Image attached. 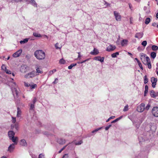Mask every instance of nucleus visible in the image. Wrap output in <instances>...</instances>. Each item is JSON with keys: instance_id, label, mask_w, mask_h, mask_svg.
<instances>
[{"instance_id": "6ab92c4d", "label": "nucleus", "mask_w": 158, "mask_h": 158, "mask_svg": "<svg viewBox=\"0 0 158 158\" xmlns=\"http://www.w3.org/2000/svg\"><path fill=\"white\" fill-rule=\"evenodd\" d=\"M20 143L21 145L24 147H26L27 145L26 142L24 139H21L20 141Z\"/></svg>"}, {"instance_id": "f03ea898", "label": "nucleus", "mask_w": 158, "mask_h": 158, "mask_svg": "<svg viewBox=\"0 0 158 158\" xmlns=\"http://www.w3.org/2000/svg\"><path fill=\"white\" fill-rule=\"evenodd\" d=\"M82 143V141L81 140L79 141L78 142H77L76 141H73L71 143H69L67 145L68 147L69 148H73L75 147V146L76 145H80ZM67 147V146L64 147L63 148H65Z\"/></svg>"}, {"instance_id": "393cba45", "label": "nucleus", "mask_w": 158, "mask_h": 158, "mask_svg": "<svg viewBox=\"0 0 158 158\" xmlns=\"http://www.w3.org/2000/svg\"><path fill=\"white\" fill-rule=\"evenodd\" d=\"M35 68L36 71V73H38L37 74H36V75H39V73L40 74H41L43 73L42 71L40 69L38 66H37V67L36 66L35 67Z\"/></svg>"}, {"instance_id": "cd10ccee", "label": "nucleus", "mask_w": 158, "mask_h": 158, "mask_svg": "<svg viewBox=\"0 0 158 158\" xmlns=\"http://www.w3.org/2000/svg\"><path fill=\"white\" fill-rule=\"evenodd\" d=\"M30 3L35 7H37V4L34 0H31Z\"/></svg>"}, {"instance_id": "a211bd4d", "label": "nucleus", "mask_w": 158, "mask_h": 158, "mask_svg": "<svg viewBox=\"0 0 158 158\" xmlns=\"http://www.w3.org/2000/svg\"><path fill=\"white\" fill-rule=\"evenodd\" d=\"M99 53L98 51L96 48H94L93 51L90 52V54L92 55H95L98 54Z\"/></svg>"}, {"instance_id": "20e7f679", "label": "nucleus", "mask_w": 158, "mask_h": 158, "mask_svg": "<svg viewBox=\"0 0 158 158\" xmlns=\"http://www.w3.org/2000/svg\"><path fill=\"white\" fill-rule=\"evenodd\" d=\"M36 76V72L35 71H33L25 75L24 77L26 78H33Z\"/></svg>"}, {"instance_id": "ea45409f", "label": "nucleus", "mask_w": 158, "mask_h": 158, "mask_svg": "<svg viewBox=\"0 0 158 158\" xmlns=\"http://www.w3.org/2000/svg\"><path fill=\"white\" fill-rule=\"evenodd\" d=\"M128 110V106L127 105L124 107V108L123 110V111H127Z\"/></svg>"}, {"instance_id": "69168bd1", "label": "nucleus", "mask_w": 158, "mask_h": 158, "mask_svg": "<svg viewBox=\"0 0 158 158\" xmlns=\"http://www.w3.org/2000/svg\"><path fill=\"white\" fill-rule=\"evenodd\" d=\"M68 155L67 154H65L63 156V158H67Z\"/></svg>"}, {"instance_id": "3c124183", "label": "nucleus", "mask_w": 158, "mask_h": 158, "mask_svg": "<svg viewBox=\"0 0 158 158\" xmlns=\"http://www.w3.org/2000/svg\"><path fill=\"white\" fill-rule=\"evenodd\" d=\"M114 118H115L114 116H111V117H110L108 119H107L106 121V122H107L109 121L111 119Z\"/></svg>"}, {"instance_id": "0eeeda50", "label": "nucleus", "mask_w": 158, "mask_h": 158, "mask_svg": "<svg viewBox=\"0 0 158 158\" xmlns=\"http://www.w3.org/2000/svg\"><path fill=\"white\" fill-rule=\"evenodd\" d=\"M114 14L116 21H120L121 20V17L118 13L116 11H114Z\"/></svg>"}, {"instance_id": "6e6d98bb", "label": "nucleus", "mask_w": 158, "mask_h": 158, "mask_svg": "<svg viewBox=\"0 0 158 158\" xmlns=\"http://www.w3.org/2000/svg\"><path fill=\"white\" fill-rule=\"evenodd\" d=\"M14 144H12L10 145L9 147H8V148H14Z\"/></svg>"}, {"instance_id": "13d9d810", "label": "nucleus", "mask_w": 158, "mask_h": 158, "mask_svg": "<svg viewBox=\"0 0 158 158\" xmlns=\"http://www.w3.org/2000/svg\"><path fill=\"white\" fill-rule=\"evenodd\" d=\"M89 60V59H86V60H84L82 61H81V62H78V64H79V63H80V64H82V63H84V62H86V61H88V60Z\"/></svg>"}, {"instance_id": "79ce46f5", "label": "nucleus", "mask_w": 158, "mask_h": 158, "mask_svg": "<svg viewBox=\"0 0 158 158\" xmlns=\"http://www.w3.org/2000/svg\"><path fill=\"white\" fill-rule=\"evenodd\" d=\"M147 44V42L146 41H143L141 43V44L144 47H145Z\"/></svg>"}, {"instance_id": "423d86ee", "label": "nucleus", "mask_w": 158, "mask_h": 158, "mask_svg": "<svg viewBox=\"0 0 158 158\" xmlns=\"http://www.w3.org/2000/svg\"><path fill=\"white\" fill-rule=\"evenodd\" d=\"M152 113L155 117H158V107H154L152 109Z\"/></svg>"}, {"instance_id": "c756f323", "label": "nucleus", "mask_w": 158, "mask_h": 158, "mask_svg": "<svg viewBox=\"0 0 158 158\" xmlns=\"http://www.w3.org/2000/svg\"><path fill=\"white\" fill-rule=\"evenodd\" d=\"M35 109V105L34 104H31L30 108V110L34 111Z\"/></svg>"}, {"instance_id": "052dcab7", "label": "nucleus", "mask_w": 158, "mask_h": 158, "mask_svg": "<svg viewBox=\"0 0 158 158\" xmlns=\"http://www.w3.org/2000/svg\"><path fill=\"white\" fill-rule=\"evenodd\" d=\"M24 84L25 86H26L27 87H29V86H30V85L28 84V83L24 82Z\"/></svg>"}, {"instance_id": "7ed1b4c3", "label": "nucleus", "mask_w": 158, "mask_h": 158, "mask_svg": "<svg viewBox=\"0 0 158 158\" xmlns=\"http://www.w3.org/2000/svg\"><path fill=\"white\" fill-rule=\"evenodd\" d=\"M12 93L15 100L19 101V99L18 98L19 97V92L16 88H14L12 89Z\"/></svg>"}, {"instance_id": "a878e982", "label": "nucleus", "mask_w": 158, "mask_h": 158, "mask_svg": "<svg viewBox=\"0 0 158 158\" xmlns=\"http://www.w3.org/2000/svg\"><path fill=\"white\" fill-rule=\"evenodd\" d=\"M135 60H136L137 61V62L139 66V67L140 68V69L142 70H143V67H142V65L140 62L138 60V59L137 58H135Z\"/></svg>"}, {"instance_id": "a18cd8bd", "label": "nucleus", "mask_w": 158, "mask_h": 158, "mask_svg": "<svg viewBox=\"0 0 158 158\" xmlns=\"http://www.w3.org/2000/svg\"><path fill=\"white\" fill-rule=\"evenodd\" d=\"M30 86L31 89H34L37 86V85L35 84L32 85H30Z\"/></svg>"}, {"instance_id": "4d7b16f0", "label": "nucleus", "mask_w": 158, "mask_h": 158, "mask_svg": "<svg viewBox=\"0 0 158 158\" xmlns=\"http://www.w3.org/2000/svg\"><path fill=\"white\" fill-rule=\"evenodd\" d=\"M14 149H8L7 152H13Z\"/></svg>"}, {"instance_id": "b1692460", "label": "nucleus", "mask_w": 158, "mask_h": 158, "mask_svg": "<svg viewBox=\"0 0 158 158\" xmlns=\"http://www.w3.org/2000/svg\"><path fill=\"white\" fill-rule=\"evenodd\" d=\"M150 95L152 98H155V92L153 90H152L150 91Z\"/></svg>"}, {"instance_id": "e2e57ef3", "label": "nucleus", "mask_w": 158, "mask_h": 158, "mask_svg": "<svg viewBox=\"0 0 158 158\" xmlns=\"http://www.w3.org/2000/svg\"><path fill=\"white\" fill-rule=\"evenodd\" d=\"M118 121V119L116 118V119H115L114 120H113L111 122V123H115Z\"/></svg>"}, {"instance_id": "338daca9", "label": "nucleus", "mask_w": 158, "mask_h": 158, "mask_svg": "<svg viewBox=\"0 0 158 158\" xmlns=\"http://www.w3.org/2000/svg\"><path fill=\"white\" fill-rule=\"evenodd\" d=\"M156 23H153L152 24V25L153 27H156Z\"/></svg>"}, {"instance_id": "bf43d9fd", "label": "nucleus", "mask_w": 158, "mask_h": 158, "mask_svg": "<svg viewBox=\"0 0 158 158\" xmlns=\"http://www.w3.org/2000/svg\"><path fill=\"white\" fill-rule=\"evenodd\" d=\"M5 71L6 73L7 74H10L11 73V72L9 70L7 69Z\"/></svg>"}, {"instance_id": "a19ab883", "label": "nucleus", "mask_w": 158, "mask_h": 158, "mask_svg": "<svg viewBox=\"0 0 158 158\" xmlns=\"http://www.w3.org/2000/svg\"><path fill=\"white\" fill-rule=\"evenodd\" d=\"M1 68H2V69L4 71H6V70H7L6 67L5 65L4 64L2 65Z\"/></svg>"}, {"instance_id": "f257e3e1", "label": "nucleus", "mask_w": 158, "mask_h": 158, "mask_svg": "<svg viewBox=\"0 0 158 158\" xmlns=\"http://www.w3.org/2000/svg\"><path fill=\"white\" fill-rule=\"evenodd\" d=\"M34 55L39 60L44 59L45 56V52L42 50L36 51L34 53Z\"/></svg>"}, {"instance_id": "c85d7f7f", "label": "nucleus", "mask_w": 158, "mask_h": 158, "mask_svg": "<svg viewBox=\"0 0 158 158\" xmlns=\"http://www.w3.org/2000/svg\"><path fill=\"white\" fill-rule=\"evenodd\" d=\"M33 35L35 37H40L42 36L41 34L36 32H33Z\"/></svg>"}, {"instance_id": "bb28decb", "label": "nucleus", "mask_w": 158, "mask_h": 158, "mask_svg": "<svg viewBox=\"0 0 158 158\" xmlns=\"http://www.w3.org/2000/svg\"><path fill=\"white\" fill-rule=\"evenodd\" d=\"M148 87L147 85H146L145 87V91L144 92V96H145L148 92Z\"/></svg>"}, {"instance_id": "473e14b6", "label": "nucleus", "mask_w": 158, "mask_h": 158, "mask_svg": "<svg viewBox=\"0 0 158 158\" xmlns=\"http://www.w3.org/2000/svg\"><path fill=\"white\" fill-rule=\"evenodd\" d=\"M156 56V53L154 52H152L151 53V56L153 59H154Z\"/></svg>"}, {"instance_id": "864d4df0", "label": "nucleus", "mask_w": 158, "mask_h": 158, "mask_svg": "<svg viewBox=\"0 0 158 158\" xmlns=\"http://www.w3.org/2000/svg\"><path fill=\"white\" fill-rule=\"evenodd\" d=\"M111 126V124H110L108 126H106L105 128V130H108V129Z\"/></svg>"}, {"instance_id": "4468645a", "label": "nucleus", "mask_w": 158, "mask_h": 158, "mask_svg": "<svg viewBox=\"0 0 158 158\" xmlns=\"http://www.w3.org/2000/svg\"><path fill=\"white\" fill-rule=\"evenodd\" d=\"M104 57H102L101 58V57L100 56L95 57L94 58V60L100 61L101 62H103L104 61Z\"/></svg>"}, {"instance_id": "9b49d317", "label": "nucleus", "mask_w": 158, "mask_h": 158, "mask_svg": "<svg viewBox=\"0 0 158 158\" xmlns=\"http://www.w3.org/2000/svg\"><path fill=\"white\" fill-rule=\"evenodd\" d=\"M115 48L116 47L115 46L110 45L107 47L106 50L108 52H111L114 50Z\"/></svg>"}, {"instance_id": "49530a36", "label": "nucleus", "mask_w": 158, "mask_h": 158, "mask_svg": "<svg viewBox=\"0 0 158 158\" xmlns=\"http://www.w3.org/2000/svg\"><path fill=\"white\" fill-rule=\"evenodd\" d=\"M23 0H12V2H14L18 3L19 2H22Z\"/></svg>"}, {"instance_id": "5fc2aeb1", "label": "nucleus", "mask_w": 158, "mask_h": 158, "mask_svg": "<svg viewBox=\"0 0 158 158\" xmlns=\"http://www.w3.org/2000/svg\"><path fill=\"white\" fill-rule=\"evenodd\" d=\"M12 122L13 123H15L16 121L15 118L12 117Z\"/></svg>"}, {"instance_id": "09e8293b", "label": "nucleus", "mask_w": 158, "mask_h": 158, "mask_svg": "<svg viewBox=\"0 0 158 158\" xmlns=\"http://www.w3.org/2000/svg\"><path fill=\"white\" fill-rule=\"evenodd\" d=\"M39 158H45L43 154H40L39 155Z\"/></svg>"}, {"instance_id": "680f3d73", "label": "nucleus", "mask_w": 158, "mask_h": 158, "mask_svg": "<svg viewBox=\"0 0 158 158\" xmlns=\"http://www.w3.org/2000/svg\"><path fill=\"white\" fill-rule=\"evenodd\" d=\"M58 80V79L57 78H56L55 81L53 82V83L54 84H56V83H57V82Z\"/></svg>"}, {"instance_id": "4be33fe9", "label": "nucleus", "mask_w": 158, "mask_h": 158, "mask_svg": "<svg viewBox=\"0 0 158 158\" xmlns=\"http://www.w3.org/2000/svg\"><path fill=\"white\" fill-rule=\"evenodd\" d=\"M57 142L60 144H63L65 143V140L64 139L61 138L58 139L57 140Z\"/></svg>"}, {"instance_id": "0e129e2a", "label": "nucleus", "mask_w": 158, "mask_h": 158, "mask_svg": "<svg viewBox=\"0 0 158 158\" xmlns=\"http://www.w3.org/2000/svg\"><path fill=\"white\" fill-rule=\"evenodd\" d=\"M68 155L67 154H65L63 156V158H67Z\"/></svg>"}, {"instance_id": "c9c22d12", "label": "nucleus", "mask_w": 158, "mask_h": 158, "mask_svg": "<svg viewBox=\"0 0 158 158\" xmlns=\"http://www.w3.org/2000/svg\"><path fill=\"white\" fill-rule=\"evenodd\" d=\"M119 55V52H116L114 53H113L112 54H111V56L113 58H115L117 56Z\"/></svg>"}, {"instance_id": "2f4dec72", "label": "nucleus", "mask_w": 158, "mask_h": 158, "mask_svg": "<svg viewBox=\"0 0 158 158\" xmlns=\"http://www.w3.org/2000/svg\"><path fill=\"white\" fill-rule=\"evenodd\" d=\"M143 63L145 65H147L148 67V69H150L152 68L151 66V62H148V63H144L143 62Z\"/></svg>"}, {"instance_id": "4c0bfd02", "label": "nucleus", "mask_w": 158, "mask_h": 158, "mask_svg": "<svg viewBox=\"0 0 158 158\" xmlns=\"http://www.w3.org/2000/svg\"><path fill=\"white\" fill-rule=\"evenodd\" d=\"M56 71V69H54L52 71H50L49 72V75H52Z\"/></svg>"}, {"instance_id": "774afa93", "label": "nucleus", "mask_w": 158, "mask_h": 158, "mask_svg": "<svg viewBox=\"0 0 158 158\" xmlns=\"http://www.w3.org/2000/svg\"><path fill=\"white\" fill-rule=\"evenodd\" d=\"M73 67L72 66V65H70L68 67V69H71Z\"/></svg>"}, {"instance_id": "6e6552de", "label": "nucleus", "mask_w": 158, "mask_h": 158, "mask_svg": "<svg viewBox=\"0 0 158 158\" xmlns=\"http://www.w3.org/2000/svg\"><path fill=\"white\" fill-rule=\"evenodd\" d=\"M138 138L140 143L147 141L148 139L146 136L143 135H142L140 136H139Z\"/></svg>"}, {"instance_id": "72a5a7b5", "label": "nucleus", "mask_w": 158, "mask_h": 158, "mask_svg": "<svg viewBox=\"0 0 158 158\" xmlns=\"http://www.w3.org/2000/svg\"><path fill=\"white\" fill-rule=\"evenodd\" d=\"M152 49L153 51H156L158 50V47L156 45H153L152 46Z\"/></svg>"}, {"instance_id": "de8ad7c7", "label": "nucleus", "mask_w": 158, "mask_h": 158, "mask_svg": "<svg viewBox=\"0 0 158 158\" xmlns=\"http://www.w3.org/2000/svg\"><path fill=\"white\" fill-rule=\"evenodd\" d=\"M37 99L35 97H34L32 100V103L33 104H35L36 102Z\"/></svg>"}, {"instance_id": "dca6fc26", "label": "nucleus", "mask_w": 158, "mask_h": 158, "mask_svg": "<svg viewBox=\"0 0 158 158\" xmlns=\"http://www.w3.org/2000/svg\"><path fill=\"white\" fill-rule=\"evenodd\" d=\"M10 139L15 144H17L18 138L17 137H15V136L11 138Z\"/></svg>"}, {"instance_id": "2eb2a0df", "label": "nucleus", "mask_w": 158, "mask_h": 158, "mask_svg": "<svg viewBox=\"0 0 158 158\" xmlns=\"http://www.w3.org/2000/svg\"><path fill=\"white\" fill-rule=\"evenodd\" d=\"M8 135L9 138V139L15 136V133L13 131H10L8 132Z\"/></svg>"}, {"instance_id": "ddd939ff", "label": "nucleus", "mask_w": 158, "mask_h": 158, "mask_svg": "<svg viewBox=\"0 0 158 158\" xmlns=\"http://www.w3.org/2000/svg\"><path fill=\"white\" fill-rule=\"evenodd\" d=\"M11 127L12 130L15 131H17L19 129L18 124L17 123H16L14 125H12Z\"/></svg>"}, {"instance_id": "f8f14e48", "label": "nucleus", "mask_w": 158, "mask_h": 158, "mask_svg": "<svg viewBox=\"0 0 158 158\" xmlns=\"http://www.w3.org/2000/svg\"><path fill=\"white\" fill-rule=\"evenodd\" d=\"M22 52V49H20L18 50L16 52L13 54V56L14 57H17L19 56Z\"/></svg>"}, {"instance_id": "8fccbe9b", "label": "nucleus", "mask_w": 158, "mask_h": 158, "mask_svg": "<svg viewBox=\"0 0 158 158\" xmlns=\"http://www.w3.org/2000/svg\"><path fill=\"white\" fill-rule=\"evenodd\" d=\"M150 107V105L149 104H148L146 106V107H145V110H148L149 109Z\"/></svg>"}, {"instance_id": "603ef678", "label": "nucleus", "mask_w": 158, "mask_h": 158, "mask_svg": "<svg viewBox=\"0 0 158 158\" xmlns=\"http://www.w3.org/2000/svg\"><path fill=\"white\" fill-rule=\"evenodd\" d=\"M58 43H57L55 45V47L56 49H60L61 47H58Z\"/></svg>"}, {"instance_id": "1a4fd4ad", "label": "nucleus", "mask_w": 158, "mask_h": 158, "mask_svg": "<svg viewBox=\"0 0 158 158\" xmlns=\"http://www.w3.org/2000/svg\"><path fill=\"white\" fill-rule=\"evenodd\" d=\"M151 81L152 83V87L154 88H155L157 81V78L152 77L151 79Z\"/></svg>"}, {"instance_id": "f704fd0d", "label": "nucleus", "mask_w": 158, "mask_h": 158, "mask_svg": "<svg viewBox=\"0 0 158 158\" xmlns=\"http://www.w3.org/2000/svg\"><path fill=\"white\" fill-rule=\"evenodd\" d=\"M151 19H150L149 18H147L146 19L145 22V23L146 24H148L150 22Z\"/></svg>"}, {"instance_id": "412c9836", "label": "nucleus", "mask_w": 158, "mask_h": 158, "mask_svg": "<svg viewBox=\"0 0 158 158\" xmlns=\"http://www.w3.org/2000/svg\"><path fill=\"white\" fill-rule=\"evenodd\" d=\"M21 111L19 107H17V116L18 117H20L21 114Z\"/></svg>"}, {"instance_id": "37998d69", "label": "nucleus", "mask_w": 158, "mask_h": 158, "mask_svg": "<svg viewBox=\"0 0 158 158\" xmlns=\"http://www.w3.org/2000/svg\"><path fill=\"white\" fill-rule=\"evenodd\" d=\"M146 63H148V62H151V60H150V59L148 56H146Z\"/></svg>"}, {"instance_id": "e433bc0d", "label": "nucleus", "mask_w": 158, "mask_h": 158, "mask_svg": "<svg viewBox=\"0 0 158 158\" xmlns=\"http://www.w3.org/2000/svg\"><path fill=\"white\" fill-rule=\"evenodd\" d=\"M144 83L145 84H147L148 82V79L146 75H145L144 77Z\"/></svg>"}, {"instance_id": "9d476101", "label": "nucleus", "mask_w": 158, "mask_h": 158, "mask_svg": "<svg viewBox=\"0 0 158 158\" xmlns=\"http://www.w3.org/2000/svg\"><path fill=\"white\" fill-rule=\"evenodd\" d=\"M27 66L25 65H23L20 68V71L23 73H24L27 71Z\"/></svg>"}, {"instance_id": "f3484780", "label": "nucleus", "mask_w": 158, "mask_h": 158, "mask_svg": "<svg viewBox=\"0 0 158 158\" xmlns=\"http://www.w3.org/2000/svg\"><path fill=\"white\" fill-rule=\"evenodd\" d=\"M143 35V32L137 33L135 35V37L140 39L142 38Z\"/></svg>"}, {"instance_id": "c03bdc74", "label": "nucleus", "mask_w": 158, "mask_h": 158, "mask_svg": "<svg viewBox=\"0 0 158 158\" xmlns=\"http://www.w3.org/2000/svg\"><path fill=\"white\" fill-rule=\"evenodd\" d=\"M101 128H102L101 127H100V128H98L97 129H95V130L92 131V133H94L97 131H99V130H100L101 129Z\"/></svg>"}, {"instance_id": "58836bf2", "label": "nucleus", "mask_w": 158, "mask_h": 158, "mask_svg": "<svg viewBox=\"0 0 158 158\" xmlns=\"http://www.w3.org/2000/svg\"><path fill=\"white\" fill-rule=\"evenodd\" d=\"M65 62V60H64L63 59H61L59 61V63L61 64H64Z\"/></svg>"}, {"instance_id": "39448f33", "label": "nucleus", "mask_w": 158, "mask_h": 158, "mask_svg": "<svg viewBox=\"0 0 158 158\" xmlns=\"http://www.w3.org/2000/svg\"><path fill=\"white\" fill-rule=\"evenodd\" d=\"M145 110V105L144 103H141L140 106L137 107V111L140 112H143Z\"/></svg>"}, {"instance_id": "7c9ffc66", "label": "nucleus", "mask_w": 158, "mask_h": 158, "mask_svg": "<svg viewBox=\"0 0 158 158\" xmlns=\"http://www.w3.org/2000/svg\"><path fill=\"white\" fill-rule=\"evenodd\" d=\"M28 40V39L27 38H26L23 40H21L20 41V43L21 44H24L27 43Z\"/></svg>"}, {"instance_id": "5701e85b", "label": "nucleus", "mask_w": 158, "mask_h": 158, "mask_svg": "<svg viewBox=\"0 0 158 158\" xmlns=\"http://www.w3.org/2000/svg\"><path fill=\"white\" fill-rule=\"evenodd\" d=\"M143 9L144 10L146 11V12L147 14L149 13L150 12V9L149 7H147L145 6L144 7Z\"/></svg>"}, {"instance_id": "aec40b11", "label": "nucleus", "mask_w": 158, "mask_h": 158, "mask_svg": "<svg viewBox=\"0 0 158 158\" xmlns=\"http://www.w3.org/2000/svg\"><path fill=\"white\" fill-rule=\"evenodd\" d=\"M128 42V40H123L121 42V45L122 46H125L127 44Z\"/></svg>"}]
</instances>
